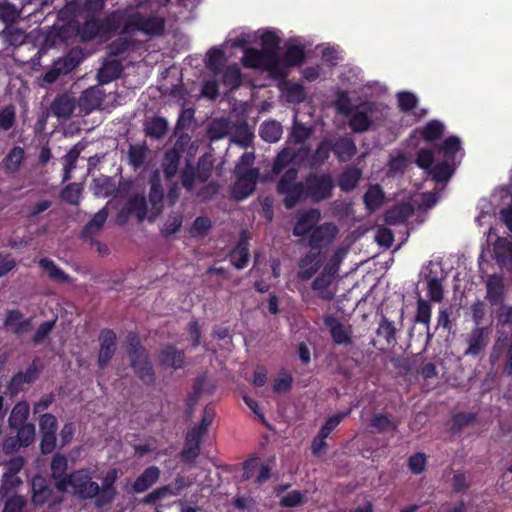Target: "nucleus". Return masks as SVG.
I'll use <instances>...</instances> for the list:
<instances>
[{
    "instance_id": "nucleus-1",
    "label": "nucleus",
    "mask_w": 512,
    "mask_h": 512,
    "mask_svg": "<svg viewBox=\"0 0 512 512\" xmlns=\"http://www.w3.org/2000/svg\"><path fill=\"white\" fill-rule=\"evenodd\" d=\"M237 181L234 184L232 193L235 199L243 200L251 195L256 188L257 180L262 182L280 180L277 184V191L282 194L283 205L288 208V147H284L273 161L271 170L263 175L259 171L235 172Z\"/></svg>"
},
{
    "instance_id": "nucleus-2",
    "label": "nucleus",
    "mask_w": 512,
    "mask_h": 512,
    "mask_svg": "<svg viewBox=\"0 0 512 512\" xmlns=\"http://www.w3.org/2000/svg\"><path fill=\"white\" fill-rule=\"evenodd\" d=\"M296 170L290 168V207L299 202L320 203L333 196L335 180L329 172H310L303 181L294 182Z\"/></svg>"
},
{
    "instance_id": "nucleus-3",
    "label": "nucleus",
    "mask_w": 512,
    "mask_h": 512,
    "mask_svg": "<svg viewBox=\"0 0 512 512\" xmlns=\"http://www.w3.org/2000/svg\"><path fill=\"white\" fill-rule=\"evenodd\" d=\"M107 22L112 28H119L121 35H134L137 32H142L153 37L161 35L165 29L164 18L144 16L132 8L111 12V17Z\"/></svg>"
},
{
    "instance_id": "nucleus-4",
    "label": "nucleus",
    "mask_w": 512,
    "mask_h": 512,
    "mask_svg": "<svg viewBox=\"0 0 512 512\" xmlns=\"http://www.w3.org/2000/svg\"><path fill=\"white\" fill-rule=\"evenodd\" d=\"M262 48L247 49L242 57L244 66L275 71L279 65V38L272 32H266L261 37Z\"/></svg>"
},
{
    "instance_id": "nucleus-5",
    "label": "nucleus",
    "mask_w": 512,
    "mask_h": 512,
    "mask_svg": "<svg viewBox=\"0 0 512 512\" xmlns=\"http://www.w3.org/2000/svg\"><path fill=\"white\" fill-rule=\"evenodd\" d=\"M127 353L130 365L136 376L144 384H153L155 381V374L148 352L141 345L139 337L133 332H130L127 335Z\"/></svg>"
},
{
    "instance_id": "nucleus-6",
    "label": "nucleus",
    "mask_w": 512,
    "mask_h": 512,
    "mask_svg": "<svg viewBox=\"0 0 512 512\" xmlns=\"http://www.w3.org/2000/svg\"><path fill=\"white\" fill-rule=\"evenodd\" d=\"M111 17L109 13L103 20L98 19L93 15H85L83 22L73 21L71 24L72 30L82 42H88L96 38L98 35H107L110 33H119V28H112L107 22Z\"/></svg>"
},
{
    "instance_id": "nucleus-7",
    "label": "nucleus",
    "mask_w": 512,
    "mask_h": 512,
    "mask_svg": "<svg viewBox=\"0 0 512 512\" xmlns=\"http://www.w3.org/2000/svg\"><path fill=\"white\" fill-rule=\"evenodd\" d=\"M92 471L79 469L69 474L67 488L73 489L74 495L82 500L97 498L100 493V485L92 480Z\"/></svg>"
},
{
    "instance_id": "nucleus-8",
    "label": "nucleus",
    "mask_w": 512,
    "mask_h": 512,
    "mask_svg": "<svg viewBox=\"0 0 512 512\" xmlns=\"http://www.w3.org/2000/svg\"><path fill=\"white\" fill-rule=\"evenodd\" d=\"M81 60V51L72 49L67 55L53 62L52 67L43 76V80L49 84L54 83L59 76L66 75L74 70Z\"/></svg>"
},
{
    "instance_id": "nucleus-9",
    "label": "nucleus",
    "mask_w": 512,
    "mask_h": 512,
    "mask_svg": "<svg viewBox=\"0 0 512 512\" xmlns=\"http://www.w3.org/2000/svg\"><path fill=\"white\" fill-rule=\"evenodd\" d=\"M490 333L491 330L488 326H474L467 336L468 346L464 355L473 357L481 355L489 344Z\"/></svg>"
},
{
    "instance_id": "nucleus-10",
    "label": "nucleus",
    "mask_w": 512,
    "mask_h": 512,
    "mask_svg": "<svg viewBox=\"0 0 512 512\" xmlns=\"http://www.w3.org/2000/svg\"><path fill=\"white\" fill-rule=\"evenodd\" d=\"M76 98L68 93L57 95L49 106V112L59 121L70 119L76 109Z\"/></svg>"
},
{
    "instance_id": "nucleus-11",
    "label": "nucleus",
    "mask_w": 512,
    "mask_h": 512,
    "mask_svg": "<svg viewBox=\"0 0 512 512\" xmlns=\"http://www.w3.org/2000/svg\"><path fill=\"white\" fill-rule=\"evenodd\" d=\"M337 233L338 228L333 223L315 226L308 235L307 246L322 250L324 246L331 243Z\"/></svg>"
},
{
    "instance_id": "nucleus-12",
    "label": "nucleus",
    "mask_w": 512,
    "mask_h": 512,
    "mask_svg": "<svg viewBox=\"0 0 512 512\" xmlns=\"http://www.w3.org/2000/svg\"><path fill=\"white\" fill-rule=\"evenodd\" d=\"M105 96L106 94L103 89L99 86H92L82 92L77 105L85 115H88L101 107Z\"/></svg>"
},
{
    "instance_id": "nucleus-13",
    "label": "nucleus",
    "mask_w": 512,
    "mask_h": 512,
    "mask_svg": "<svg viewBox=\"0 0 512 512\" xmlns=\"http://www.w3.org/2000/svg\"><path fill=\"white\" fill-rule=\"evenodd\" d=\"M116 339L117 337L113 330H101L99 335L101 345L98 354V365L100 368H105L114 356L116 350Z\"/></svg>"
},
{
    "instance_id": "nucleus-14",
    "label": "nucleus",
    "mask_w": 512,
    "mask_h": 512,
    "mask_svg": "<svg viewBox=\"0 0 512 512\" xmlns=\"http://www.w3.org/2000/svg\"><path fill=\"white\" fill-rule=\"evenodd\" d=\"M50 469L51 476L56 481V489L60 492L67 491V481L69 480V475L66 474L68 469L67 457L63 454L56 453L52 457Z\"/></svg>"
},
{
    "instance_id": "nucleus-15",
    "label": "nucleus",
    "mask_w": 512,
    "mask_h": 512,
    "mask_svg": "<svg viewBox=\"0 0 512 512\" xmlns=\"http://www.w3.org/2000/svg\"><path fill=\"white\" fill-rule=\"evenodd\" d=\"M118 478V470L115 468L109 469L104 478L102 479V485L100 486V493L95 500L97 507H102L113 501L116 496L115 482Z\"/></svg>"
},
{
    "instance_id": "nucleus-16",
    "label": "nucleus",
    "mask_w": 512,
    "mask_h": 512,
    "mask_svg": "<svg viewBox=\"0 0 512 512\" xmlns=\"http://www.w3.org/2000/svg\"><path fill=\"white\" fill-rule=\"evenodd\" d=\"M324 324L329 328L334 344L348 346L353 343L351 328L345 327L342 322L335 318V316H326Z\"/></svg>"
},
{
    "instance_id": "nucleus-17",
    "label": "nucleus",
    "mask_w": 512,
    "mask_h": 512,
    "mask_svg": "<svg viewBox=\"0 0 512 512\" xmlns=\"http://www.w3.org/2000/svg\"><path fill=\"white\" fill-rule=\"evenodd\" d=\"M169 131V122L161 116H152L145 119L143 123V132L151 140H163Z\"/></svg>"
},
{
    "instance_id": "nucleus-18",
    "label": "nucleus",
    "mask_w": 512,
    "mask_h": 512,
    "mask_svg": "<svg viewBox=\"0 0 512 512\" xmlns=\"http://www.w3.org/2000/svg\"><path fill=\"white\" fill-rule=\"evenodd\" d=\"M322 261V250L315 247H309L307 254L299 263L301 277L304 280L312 278L321 267Z\"/></svg>"
},
{
    "instance_id": "nucleus-19",
    "label": "nucleus",
    "mask_w": 512,
    "mask_h": 512,
    "mask_svg": "<svg viewBox=\"0 0 512 512\" xmlns=\"http://www.w3.org/2000/svg\"><path fill=\"white\" fill-rule=\"evenodd\" d=\"M158 360L161 366L178 370L185 364V354L183 350L167 345L160 350Z\"/></svg>"
},
{
    "instance_id": "nucleus-20",
    "label": "nucleus",
    "mask_w": 512,
    "mask_h": 512,
    "mask_svg": "<svg viewBox=\"0 0 512 512\" xmlns=\"http://www.w3.org/2000/svg\"><path fill=\"white\" fill-rule=\"evenodd\" d=\"M320 217L321 213L317 208H308L298 217L293 229L294 235L305 236L310 234L320 220Z\"/></svg>"
},
{
    "instance_id": "nucleus-21",
    "label": "nucleus",
    "mask_w": 512,
    "mask_h": 512,
    "mask_svg": "<svg viewBox=\"0 0 512 512\" xmlns=\"http://www.w3.org/2000/svg\"><path fill=\"white\" fill-rule=\"evenodd\" d=\"M332 143L334 155L339 162H348L357 153L355 141L350 136H340L332 140Z\"/></svg>"
},
{
    "instance_id": "nucleus-22",
    "label": "nucleus",
    "mask_w": 512,
    "mask_h": 512,
    "mask_svg": "<svg viewBox=\"0 0 512 512\" xmlns=\"http://www.w3.org/2000/svg\"><path fill=\"white\" fill-rule=\"evenodd\" d=\"M414 213L411 203L402 202L389 208L384 214V222L387 225H399L405 223Z\"/></svg>"
},
{
    "instance_id": "nucleus-23",
    "label": "nucleus",
    "mask_w": 512,
    "mask_h": 512,
    "mask_svg": "<svg viewBox=\"0 0 512 512\" xmlns=\"http://www.w3.org/2000/svg\"><path fill=\"white\" fill-rule=\"evenodd\" d=\"M4 326L17 336L27 334L32 327L31 319H24L23 314L18 310L8 311Z\"/></svg>"
},
{
    "instance_id": "nucleus-24",
    "label": "nucleus",
    "mask_w": 512,
    "mask_h": 512,
    "mask_svg": "<svg viewBox=\"0 0 512 512\" xmlns=\"http://www.w3.org/2000/svg\"><path fill=\"white\" fill-rule=\"evenodd\" d=\"M161 471L157 466L147 467L133 482L132 491L134 493H143L151 488L159 480Z\"/></svg>"
},
{
    "instance_id": "nucleus-25",
    "label": "nucleus",
    "mask_w": 512,
    "mask_h": 512,
    "mask_svg": "<svg viewBox=\"0 0 512 512\" xmlns=\"http://www.w3.org/2000/svg\"><path fill=\"white\" fill-rule=\"evenodd\" d=\"M164 190L157 177L151 180L149 203L151 205L149 220L156 219L163 210Z\"/></svg>"
},
{
    "instance_id": "nucleus-26",
    "label": "nucleus",
    "mask_w": 512,
    "mask_h": 512,
    "mask_svg": "<svg viewBox=\"0 0 512 512\" xmlns=\"http://www.w3.org/2000/svg\"><path fill=\"white\" fill-rule=\"evenodd\" d=\"M120 215H135L138 222H142L147 216V201L143 195H131L125 207L121 210Z\"/></svg>"
},
{
    "instance_id": "nucleus-27",
    "label": "nucleus",
    "mask_w": 512,
    "mask_h": 512,
    "mask_svg": "<svg viewBox=\"0 0 512 512\" xmlns=\"http://www.w3.org/2000/svg\"><path fill=\"white\" fill-rule=\"evenodd\" d=\"M182 154L175 150L167 149L164 152L161 169L166 180H172L179 172Z\"/></svg>"
},
{
    "instance_id": "nucleus-28",
    "label": "nucleus",
    "mask_w": 512,
    "mask_h": 512,
    "mask_svg": "<svg viewBox=\"0 0 512 512\" xmlns=\"http://www.w3.org/2000/svg\"><path fill=\"white\" fill-rule=\"evenodd\" d=\"M249 258V242L243 232L236 247L230 253V261L236 269L240 270L247 265Z\"/></svg>"
},
{
    "instance_id": "nucleus-29",
    "label": "nucleus",
    "mask_w": 512,
    "mask_h": 512,
    "mask_svg": "<svg viewBox=\"0 0 512 512\" xmlns=\"http://www.w3.org/2000/svg\"><path fill=\"white\" fill-rule=\"evenodd\" d=\"M456 170V162H450L443 159L434 163L429 173L430 177L436 183H443L450 180Z\"/></svg>"
},
{
    "instance_id": "nucleus-30",
    "label": "nucleus",
    "mask_w": 512,
    "mask_h": 512,
    "mask_svg": "<svg viewBox=\"0 0 512 512\" xmlns=\"http://www.w3.org/2000/svg\"><path fill=\"white\" fill-rule=\"evenodd\" d=\"M232 127V122L229 119H213L207 129V137L211 142L218 141L227 137L230 134Z\"/></svg>"
},
{
    "instance_id": "nucleus-31",
    "label": "nucleus",
    "mask_w": 512,
    "mask_h": 512,
    "mask_svg": "<svg viewBox=\"0 0 512 512\" xmlns=\"http://www.w3.org/2000/svg\"><path fill=\"white\" fill-rule=\"evenodd\" d=\"M398 425L399 422L392 419L387 413H374L370 420V427L379 434L394 432L398 429Z\"/></svg>"
},
{
    "instance_id": "nucleus-32",
    "label": "nucleus",
    "mask_w": 512,
    "mask_h": 512,
    "mask_svg": "<svg viewBox=\"0 0 512 512\" xmlns=\"http://www.w3.org/2000/svg\"><path fill=\"white\" fill-rule=\"evenodd\" d=\"M123 65L119 60L105 62L98 70L97 79L100 84H107L120 77Z\"/></svg>"
},
{
    "instance_id": "nucleus-33",
    "label": "nucleus",
    "mask_w": 512,
    "mask_h": 512,
    "mask_svg": "<svg viewBox=\"0 0 512 512\" xmlns=\"http://www.w3.org/2000/svg\"><path fill=\"white\" fill-rule=\"evenodd\" d=\"M487 300L491 304L501 302L504 293V283L501 274H490L486 282Z\"/></svg>"
},
{
    "instance_id": "nucleus-34",
    "label": "nucleus",
    "mask_w": 512,
    "mask_h": 512,
    "mask_svg": "<svg viewBox=\"0 0 512 512\" xmlns=\"http://www.w3.org/2000/svg\"><path fill=\"white\" fill-rule=\"evenodd\" d=\"M494 258L500 266L512 261V242L507 237H498L493 244Z\"/></svg>"
},
{
    "instance_id": "nucleus-35",
    "label": "nucleus",
    "mask_w": 512,
    "mask_h": 512,
    "mask_svg": "<svg viewBox=\"0 0 512 512\" xmlns=\"http://www.w3.org/2000/svg\"><path fill=\"white\" fill-rule=\"evenodd\" d=\"M362 171L356 167L345 168L339 176L338 185L342 192H351L361 180Z\"/></svg>"
},
{
    "instance_id": "nucleus-36",
    "label": "nucleus",
    "mask_w": 512,
    "mask_h": 512,
    "mask_svg": "<svg viewBox=\"0 0 512 512\" xmlns=\"http://www.w3.org/2000/svg\"><path fill=\"white\" fill-rule=\"evenodd\" d=\"M385 194L379 184L371 185L363 195V203L369 212L373 213L381 207Z\"/></svg>"
},
{
    "instance_id": "nucleus-37",
    "label": "nucleus",
    "mask_w": 512,
    "mask_h": 512,
    "mask_svg": "<svg viewBox=\"0 0 512 512\" xmlns=\"http://www.w3.org/2000/svg\"><path fill=\"white\" fill-rule=\"evenodd\" d=\"M108 218V210L106 207L99 210L93 218L84 226L81 233L82 239L88 241L89 238L97 234L104 226Z\"/></svg>"
},
{
    "instance_id": "nucleus-38",
    "label": "nucleus",
    "mask_w": 512,
    "mask_h": 512,
    "mask_svg": "<svg viewBox=\"0 0 512 512\" xmlns=\"http://www.w3.org/2000/svg\"><path fill=\"white\" fill-rule=\"evenodd\" d=\"M149 147L146 142L130 144L127 152L128 163L134 169L140 168L146 161Z\"/></svg>"
},
{
    "instance_id": "nucleus-39",
    "label": "nucleus",
    "mask_w": 512,
    "mask_h": 512,
    "mask_svg": "<svg viewBox=\"0 0 512 512\" xmlns=\"http://www.w3.org/2000/svg\"><path fill=\"white\" fill-rule=\"evenodd\" d=\"M38 378V369L36 362L33 361L25 372H18L13 376L10 382V388L14 392L22 389L23 384H30Z\"/></svg>"
},
{
    "instance_id": "nucleus-40",
    "label": "nucleus",
    "mask_w": 512,
    "mask_h": 512,
    "mask_svg": "<svg viewBox=\"0 0 512 512\" xmlns=\"http://www.w3.org/2000/svg\"><path fill=\"white\" fill-rule=\"evenodd\" d=\"M83 148L84 146L81 143H77L63 157L64 167L62 182H67L72 178V171L76 168L77 159Z\"/></svg>"
},
{
    "instance_id": "nucleus-41",
    "label": "nucleus",
    "mask_w": 512,
    "mask_h": 512,
    "mask_svg": "<svg viewBox=\"0 0 512 512\" xmlns=\"http://www.w3.org/2000/svg\"><path fill=\"white\" fill-rule=\"evenodd\" d=\"M396 327L393 321L386 318L385 315H382L381 321L376 329V334L379 337H382L387 346H393L396 343Z\"/></svg>"
},
{
    "instance_id": "nucleus-42",
    "label": "nucleus",
    "mask_w": 512,
    "mask_h": 512,
    "mask_svg": "<svg viewBox=\"0 0 512 512\" xmlns=\"http://www.w3.org/2000/svg\"><path fill=\"white\" fill-rule=\"evenodd\" d=\"M116 186L112 178L100 176L93 179L91 190L97 197H108L115 192Z\"/></svg>"
},
{
    "instance_id": "nucleus-43",
    "label": "nucleus",
    "mask_w": 512,
    "mask_h": 512,
    "mask_svg": "<svg viewBox=\"0 0 512 512\" xmlns=\"http://www.w3.org/2000/svg\"><path fill=\"white\" fill-rule=\"evenodd\" d=\"M32 491V500L37 505L43 504L51 494L46 479L39 475L32 479Z\"/></svg>"
},
{
    "instance_id": "nucleus-44",
    "label": "nucleus",
    "mask_w": 512,
    "mask_h": 512,
    "mask_svg": "<svg viewBox=\"0 0 512 512\" xmlns=\"http://www.w3.org/2000/svg\"><path fill=\"white\" fill-rule=\"evenodd\" d=\"M30 407L29 404L25 401L17 403L8 418L9 427H17L22 424H27V419L29 416Z\"/></svg>"
},
{
    "instance_id": "nucleus-45",
    "label": "nucleus",
    "mask_w": 512,
    "mask_h": 512,
    "mask_svg": "<svg viewBox=\"0 0 512 512\" xmlns=\"http://www.w3.org/2000/svg\"><path fill=\"white\" fill-rule=\"evenodd\" d=\"M40 268L47 273L48 277L54 281L65 283L70 280L63 270H61L52 260L48 258H42L39 261Z\"/></svg>"
},
{
    "instance_id": "nucleus-46",
    "label": "nucleus",
    "mask_w": 512,
    "mask_h": 512,
    "mask_svg": "<svg viewBox=\"0 0 512 512\" xmlns=\"http://www.w3.org/2000/svg\"><path fill=\"white\" fill-rule=\"evenodd\" d=\"M214 390V385L207 379L206 376H200L196 379L193 386V393L188 398V405L194 406L200 395L207 393L211 394Z\"/></svg>"
},
{
    "instance_id": "nucleus-47",
    "label": "nucleus",
    "mask_w": 512,
    "mask_h": 512,
    "mask_svg": "<svg viewBox=\"0 0 512 512\" xmlns=\"http://www.w3.org/2000/svg\"><path fill=\"white\" fill-rule=\"evenodd\" d=\"M283 133L281 124L277 121H266L260 127V136L266 142H277Z\"/></svg>"
},
{
    "instance_id": "nucleus-48",
    "label": "nucleus",
    "mask_w": 512,
    "mask_h": 512,
    "mask_svg": "<svg viewBox=\"0 0 512 512\" xmlns=\"http://www.w3.org/2000/svg\"><path fill=\"white\" fill-rule=\"evenodd\" d=\"M444 125L442 121L432 119L422 128V138L426 142H433L443 137Z\"/></svg>"
},
{
    "instance_id": "nucleus-49",
    "label": "nucleus",
    "mask_w": 512,
    "mask_h": 512,
    "mask_svg": "<svg viewBox=\"0 0 512 512\" xmlns=\"http://www.w3.org/2000/svg\"><path fill=\"white\" fill-rule=\"evenodd\" d=\"M333 105L339 115L349 117L353 113L352 99L346 90L339 89L336 91V99Z\"/></svg>"
},
{
    "instance_id": "nucleus-50",
    "label": "nucleus",
    "mask_w": 512,
    "mask_h": 512,
    "mask_svg": "<svg viewBox=\"0 0 512 512\" xmlns=\"http://www.w3.org/2000/svg\"><path fill=\"white\" fill-rule=\"evenodd\" d=\"M438 150L442 152L444 159L455 162L456 153L461 150V139L450 136L439 145Z\"/></svg>"
},
{
    "instance_id": "nucleus-51",
    "label": "nucleus",
    "mask_w": 512,
    "mask_h": 512,
    "mask_svg": "<svg viewBox=\"0 0 512 512\" xmlns=\"http://www.w3.org/2000/svg\"><path fill=\"white\" fill-rule=\"evenodd\" d=\"M432 317V304L422 299L421 296L417 299V309L414 316L415 323H421L429 328Z\"/></svg>"
},
{
    "instance_id": "nucleus-52",
    "label": "nucleus",
    "mask_w": 512,
    "mask_h": 512,
    "mask_svg": "<svg viewBox=\"0 0 512 512\" xmlns=\"http://www.w3.org/2000/svg\"><path fill=\"white\" fill-rule=\"evenodd\" d=\"M23 158L24 149L22 147L15 146L12 148L3 160L6 171L9 173H16L20 169Z\"/></svg>"
},
{
    "instance_id": "nucleus-53",
    "label": "nucleus",
    "mask_w": 512,
    "mask_h": 512,
    "mask_svg": "<svg viewBox=\"0 0 512 512\" xmlns=\"http://www.w3.org/2000/svg\"><path fill=\"white\" fill-rule=\"evenodd\" d=\"M350 116L349 127L353 132H364L371 128L372 121L363 110H355Z\"/></svg>"
},
{
    "instance_id": "nucleus-54",
    "label": "nucleus",
    "mask_w": 512,
    "mask_h": 512,
    "mask_svg": "<svg viewBox=\"0 0 512 512\" xmlns=\"http://www.w3.org/2000/svg\"><path fill=\"white\" fill-rule=\"evenodd\" d=\"M222 81L230 90L238 88L242 82L239 66L237 64L227 66L223 72Z\"/></svg>"
},
{
    "instance_id": "nucleus-55",
    "label": "nucleus",
    "mask_w": 512,
    "mask_h": 512,
    "mask_svg": "<svg viewBox=\"0 0 512 512\" xmlns=\"http://www.w3.org/2000/svg\"><path fill=\"white\" fill-rule=\"evenodd\" d=\"M305 57V46L295 36H290V67L303 64Z\"/></svg>"
},
{
    "instance_id": "nucleus-56",
    "label": "nucleus",
    "mask_w": 512,
    "mask_h": 512,
    "mask_svg": "<svg viewBox=\"0 0 512 512\" xmlns=\"http://www.w3.org/2000/svg\"><path fill=\"white\" fill-rule=\"evenodd\" d=\"M20 15L21 13L15 6V1L4 0L0 2V20L4 23H13Z\"/></svg>"
},
{
    "instance_id": "nucleus-57",
    "label": "nucleus",
    "mask_w": 512,
    "mask_h": 512,
    "mask_svg": "<svg viewBox=\"0 0 512 512\" xmlns=\"http://www.w3.org/2000/svg\"><path fill=\"white\" fill-rule=\"evenodd\" d=\"M16 431V436L23 447L30 446L35 439V426L32 423L22 424L17 427H10Z\"/></svg>"
},
{
    "instance_id": "nucleus-58",
    "label": "nucleus",
    "mask_w": 512,
    "mask_h": 512,
    "mask_svg": "<svg viewBox=\"0 0 512 512\" xmlns=\"http://www.w3.org/2000/svg\"><path fill=\"white\" fill-rule=\"evenodd\" d=\"M477 419L476 413L474 412H458L452 415V431L460 432L462 428L468 427L474 423Z\"/></svg>"
},
{
    "instance_id": "nucleus-59",
    "label": "nucleus",
    "mask_w": 512,
    "mask_h": 512,
    "mask_svg": "<svg viewBox=\"0 0 512 512\" xmlns=\"http://www.w3.org/2000/svg\"><path fill=\"white\" fill-rule=\"evenodd\" d=\"M206 66L213 73L218 74L225 62V55L221 49L212 48L207 52Z\"/></svg>"
},
{
    "instance_id": "nucleus-60",
    "label": "nucleus",
    "mask_w": 512,
    "mask_h": 512,
    "mask_svg": "<svg viewBox=\"0 0 512 512\" xmlns=\"http://www.w3.org/2000/svg\"><path fill=\"white\" fill-rule=\"evenodd\" d=\"M194 115L195 110L193 108L182 109L175 124L174 130L188 132L192 130L195 123Z\"/></svg>"
},
{
    "instance_id": "nucleus-61",
    "label": "nucleus",
    "mask_w": 512,
    "mask_h": 512,
    "mask_svg": "<svg viewBox=\"0 0 512 512\" xmlns=\"http://www.w3.org/2000/svg\"><path fill=\"white\" fill-rule=\"evenodd\" d=\"M2 499L4 500L2 512H22L26 505V499L21 495L7 494L4 496V494H2Z\"/></svg>"
},
{
    "instance_id": "nucleus-62",
    "label": "nucleus",
    "mask_w": 512,
    "mask_h": 512,
    "mask_svg": "<svg viewBox=\"0 0 512 512\" xmlns=\"http://www.w3.org/2000/svg\"><path fill=\"white\" fill-rule=\"evenodd\" d=\"M333 152L332 139H324L314 150L312 154V161L315 164H322L330 157V153Z\"/></svg>"
},
{
    "instance_id": "nucleus-63",
    "label": "nucleus",
    "mask_w": 512,
    "mask_h": 512,
    "mask_svg": "<svg viewBox=\"0 0 512 512\" xmlns=\"http://www.w3.org/2000/svg\"><path fill=\"white\" fill-rule=\"evenodd\" d=\"M5 42L11 46H20L26 41L25 32L17 27H7L3 31Z\"/></svg>"
},
{
    "instance_id": "nucleus-64",
    "label": "nucleus",
    "mask_w": 512,
    "mask_h": 512,
    "mask_svg": "<svg viewBox=\"0 0 512 512\" xmlns=\"http://www.w3.org/2000/svg\"><path fill=\"white\" fill-rule=\"evenodd\" d=\"M408 468L414 475L422 474L427 465V456L423 452H417L410 456L408 459Z\"/></svg>"
}]
</instances>
